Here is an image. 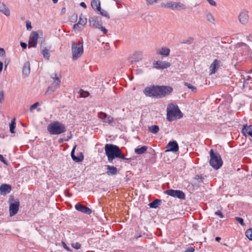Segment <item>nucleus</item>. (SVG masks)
Wrapping results in <instances>:
<instances>
[{"label":"nucleus","mask_w":252,"mask_h":252,"mask_svg":"<svg viewBox=\"0 0 252 252\" xmlns=\"http://www.w3.org/2000/svg\"><path fill=\"white\" fill-rule=\"evenodd\" d=\"M173 89L168 86L152 85L146 87L143 93L147 96L161 98L171 94Z\"/></svg>","instance_id":"obj_1"},{"label":"nucleus","mask_w":252,"mask_h":252,"mask_svg":"<svg viewBox=\"0 0 252 252\" xmlns=\"http://www.w3.org/2000/svg\"><path fill=\"white\" fill-rule=\"evenodd\" d=\"M105 153L109 162L112 163L115 158L125 159V155L119 146L112 144H106L104 147Z\"/></svg>","instance_id":"obj_2"},{"label":"nucleus","mask_w":252,"mask_h":252,"mask_svg":"<svg viewBox=\"0 0 252 252\" xmlns=\"http://www.w3.org/2000/svg\"><path fill=\"white\" fill-rule=\"evenodd\" d=\"M47 130L51 135H59L65 132L66 128L64 124L59 121H54L48 125Z\"/></svg>","instance_id":"obj_3"},{"label":"nucleus","mask_w":252,"mask_h":252,"mask_svg":"<svg viewBox=\"0 0 252 252\" xmlns=\"http://www.w3.org/2000/svg\"><path fill=\"white\" fill-rule=\"evenodd\" d=\"M209 153L210 165L216 170L220 169L223 163L220 154L217 152H215L212 149L210 151Z\"/></svg>","instance_id":"obj_4"},{"label":"nucleus","mask_w":252,"mask_h":252,"mask_svg":"<svg viewBox=\"0 0 252 252\" xmlns=\"http://www.w3.org/2000/svg\"><path fill=\"white\" fill-rule=\"evenodd\" d=\"M169 106L170 108L168 107L167 110V120L168 121H173V117L178 119L183 117V114L177 105L171 104Z\"/></svg>","instance_id":"obj_5"},{"label":"nucleus","mask_w":252,"mask_h":252,"mask_svg":"<svg viewBox=\"0 0 252 252\" xmlns=\"http://www.w3.org/2000/svg\"><path fill=\"white\" fill-rule=\"evenodd\" d=\"M72 59L77 60L80 57L83 53V41L81 39L79 40L77 44H73L71 47Z\"/></svg>","instance_id":"obj_6"},{"label":"nucleus","mask_w":252,"mask_h":252,"mask_svg":"<svg viewBox=\"0 0 252 252\" xmlns=\"http://www.w3.org/2000/svg\"><path fill=\"white\" fill-rule=\"evenodd\" d=\"M164 193L170 196L177 198L180 199L184 200L186 198V195L182 190L169 189L165 190Z\"/></svg>","instance_id":"obj_7"},{"label":"nucleus","mask_w":252,"mask_h":252,"mask_svg":"<svg viewBox=\"0 0 252 252\" xmlns=\"http://www.w3.org/2000/svg\"><path fill=\"white\" fill-rule=\"evenodd\" d=\"M39 33L42 34V32L38 31L37 32H32L29 37V47L35 48L37 44V40L39 37Z\"/></svg>","instance_id":"obj_8"},{"label":"nucleus","mask_w":252,"mask_h":252,"mask_svg":"<svg viewBox=\"0 0 252 252\" xmlns=\"http://www.w3.org/2000/svg\"><path fill=\"white\" fill-rule=\"evenodd\" d=\"M20 207V201L18 199H16L14 202H12L9 204V216L13 217L15 216L18 212Z\"/></svg>","instance_id":"obj_9"},{"label":"nucleus","mask_w":252,"mask_h":252,"mask_svg":"<svg viewBox=\"0 0 252 252\" xmlns=\"http://www.w3.org/2000/svg\"><path fill=\"white\" fill-rule=\"evenodd\" d=\"M166 150L165 152H172L176 153L179 150V145L175 140L170 141L168 142L166 146Z\"/></svg>","instance_id":"obj_10"},{"label":"nucleus","mask_w":252,"mask_h":252,"mask_svg":"<svg viewBox=\"0 0 252 252\" xmlns=\"http://www.w3.org/2000/svg\"><path fill=\"white\" fill-rule=\"evenodd\" d=\"M90 25L92 27L97 28L102 25L101 18L99 16H93L89 18Z\"/></svg>","instance_id":"obj_11"},{"label":"nucleus","mask_w":252,"mask_h":252,"mask_svg":"<svg viewBox=\"0 0 252 252\" xmlns=\"http://www.w3.org/2000/svg\"><path fill=\"white\" fill-rule=\"evenodd\" d=\"M75 208L78 211L87 215H90L92 212L91 209H90L87 206L83 205L80 203H77L75 205Z\"/></svg>","instance_id":"obj_12"},{"label":"nucleus","mask_w":252,"mask_h":252,"mask_svg":"<svg viewBox=\"0 0 252 252\" xmlns=\"http://www.w3.org/2000/svg\"><path fill=\"white\" fill-rule=\"evenodd\" d=\"M165 6L168 8H170L173 10L185 9L186 8V5L183 3L181 2H175L173 1L167 2Z\"/></svg>","instance_id":"obj_13"},{"label":"nucleus","mask_w":252,"mask_h":252,"mask_svg":"<svg viewBox=\"0 0 252 252\" xmlns=\"http://www.w3.org/2000/svg\"><path fill=\"white\" fill-rule=\"evenodd\" d=\"M98 117L101 119L103 123L111 124L114 122V119L111 116L103 112H98L97 114Z\"/></svg>","instance_id":"obj_14"},{"label":"nucleus","mask_w":252,"mask_h":252,"mask_svg":"<svg viewBox=\"0 0 252 252\" xmlns=\"http://www.w3.org/2000/svg\"><path fill=\"white\" fill-rule=\"evenodd\" d=\"M46 42L45 40H43L40 43V50H41V53L43 55L44 58L45 59H46L47 60L49 59L50 57V53L49 52V49L50 48L49 47V48H47V47L46 46Z\"/></svg>","instance_id":"obj_15"},{"label":"nucleus","mask_w":252,"mask_h":252,"mask_svg":"<svg viewBox=\"0 0 252 252\" xmlns=\"http://www.w3.org/2000/svg\"><path fill=\"white\" fill-rule=\"evenodd\" d=\"M154 66L158 69H163L169 67L171 65L170 63L166 62L160 61H155L153 63Z\"/></svg>","instance_id":"obj_16"},{"label":"nucleus","mask_w":252,"mask_h":252,"mask_svg":"<svg viewBox=\"0 0 252 252\" xmlns=\"http://www.w3.org/2000/svg\"><path fill=\"white\" fill-rule=\"evenodd\" d=\"M239 22L243 25H246L249 21V15L247 11H243L238 15Z\"/></svg>","instance_id":"obj_17"},{"label":"nucleus","mask_w":252,"mask_h":252,"mask_svg":"<svg viewBox=\"0 0 252 252\" xmlns=\"http://www.w3.org/2000/svg\"><path fill=\"white\" fill-rule=\"evenodd\" d=\"M76 145H75L73 148L71 152V157L72 159L76 162H81L84 159V155L82 153L80 152L77 154V156L75 155V150Z\"/></svg>","instance_id":"obj_18"},{"label":"nucleus","mask_w":252,"mask_h":252,"mask_svg":"<svg viewBox=\"0 0 252 252\" xmlns=\"http://www.w3.org/2000/svg\"><path fill=\"white\" fill-rule=\"evenodd\" d=\"M142 53L140 51L135 52L129 58V62L131 63L134 62H138L142 60Z\"/></svg>","instance_id":"obj_19"},{"label":"nucleus","mask_w":252,"mask_h":252,"mask_svg":"<svg viewBox=\"0 0 252 252\" xmlns=\"http://www.w3.org/2000/svg\"><path fill=\"white\" fill-rule=\"evenodd\" d=\"M221 62L220 60L215 59L210 67V74H214L217 71L220 65Z\"/></svg>","instance_id":"obj_20"},{"label":"nucleus","mask_w":252,"mask_h":252,"mask_svg":"<svg viewBox=\"0 0 252 252\" xmlns=\"http://www.w3.org/2000/svg\"><path fill=\"white\" fill-rule=\"evenodd\" d=\"M12 189L11 185L3 184L0 186V193L1 194H7L9 193Z\"/></svg>","instance_id":"obj_21"},{"label":"nucleus","mask_w":252,"mask_h":252,"mask_svg":"<svg viewBox=\"0 0 252 252\" xmlns=\"http://www.w3.org/2000/svg\"><path fill=\"white\" fill-rule=\"evenodd\" d=\"M242 132L246 136H249L252 137V126L244 125L242 129Z\"/></svg>","instance_id":"obj_22"},{"label":"nucleus","mask_w":252,"mask_h":252,"mask_svg":"<svg viewBox=\"0 0 252 252\" xmlns=\"http://www.w3.org/2000/svg\"><path fill=\"white\" fill-rule=\"evenodd\" d=\"M106 166L107 170L106 173L108 176H112L117 174L118 170L115 166L109 165H107Z\"/></svg>","instance_id":"obj_23"},{"label":"nucleus","mask_w":252,"mask_h":252,"mask_svg":"<svg viewBox=\"0 0 252 252\" xmlns=\"http://www.w3.org/2000/svg\"><path fill=\"white\" fill-rule=\"evenodd\" d=\"M170 50L169 48L162 47L158 49L156 51L157 54H159L164 57H167L169 55Z\"/></svg>","instance_id":"obj_24"},{"label":"nucleus","mask_w":252,"mask_h":252,"mask_svg":"<svg viewBox=\"0 0 252 252\" xmlns=\"http://www.w3.org/2000/svg\"><path fill=\"white\" fill-rule=\"evenodd\" d=\"M23 75L27 77L30 73V64L29 62H26L24 63L23 67Z\"/></svg>","instance_id":"obj_25"},{"label":"nucleus","mask_w":252,"mask_h":252,"mask_svg":"<svg viewBox=\"0 0 252 252\" xmlns=\"http://www.w3.org/2000/svg\"><path fill=\"white\" fill-rule=\"evenodd\" d=\"M0 12L6 16H9L10 14V10L6 5L3 2H0Z\"/></svg>","instance_id":"obj_26"},{"label":"nucleus","mask_w":252,"mask_h":252,"mask_svg":"<svg viewBox=\"0 0 252 252\" xmlns=\"http://www.w3.org/2000/svg\"><path fill=\"white\" fill-rule=\"evenodd\" d=\"M91 6L93 9L95 11H100V2L99 0H92L91 1Z\"/></svg>","instance_id":"obj_27"},{"label":"nucleus","mask_w":252,"mask_h":252,"mask_svg":"<svg viewBox=\"0 0 252 252\" xmlns=\"http://www.w3.org/2000/svg\"><path fill=\"white\" fill-rule=\"evenodd\" d=\"M59 86H57L56 85V82H53L51 85H50L47 90L45 93V95H49L51 94L52 93L55 91L56 89L59 88Z\"/></svg>","instance_id":"obj_28"},{"label":"nucleus","mask_w":252,"mask_h":252,"mask_svg":"<svg viewBox=\"0 0 252 252\" xmlns=\"http://www.w3.org/2000/svg\"><path fill=\"white\" fill-rule=\"evenodd\" d=\"M161 202V200L160 199H156L150 202L148 205L151 208L156 209L160 205Z\"/></svg>","instance_id":"obj_29"},{"label":"nucleus","mask_w":252,"mask_h":252,"mask_svg":"<svg viewBox=\"0 0 252 252\" xmlns=\"http://www.w3.org/2000/svg\"><path fill=\"white\" fill-rule=\"evenodd\" d=\"M147 147L146 146H143L140 148H137L135 149L134 152L137 155H142L145 153L147 150Z\"/></svg>","instance_id":"obj_30"},{"label":"nucleus","mask_w":252,"mask_h":252,"mask_svg":"<svg viewBox=\"0 0 252 252\" xmlns=\"http://www.w3.org/2000/svg\"><path fill=\"white\" fill-rule=\"evenodd\" d=\"M51 77L54 79V82H56V85L60 86L61 83V77L57 76L56 73H53L51 75Z\"/></svg>","instance_id":"obj_31"},{"label":"nucleus","mask_w":252,"mask_h":252,"mask_svg":"<svg viewBox=\"0 0 252 252\" xmlns=\"http://www.w3.org/2000/svg\"><path fill=\"white\" fill-rule=\"evenodd\" d=\"M87 18H85L84 17V16L82 15V14H81L80 15L79 20V21L78 22L79 23V24L80 25V27L81 28H83V27L87 23Z\"/></svg>","instance_id":"obj_32"},{"label":"nucleus","mask_w":252,"mask_h":252,"mask_svg":"<svg viewBox=\"0 0 252 252\" xmlns=\"http://www.w3.org/2000/svg\"><path fill=\"white\" fill-rule=\"evenodd\" d=\"M148 130L151 133L156 134L159 131V127L157 125H153L148 127Z\"/></svg>","instance_id":"obj_33"},{"label":"nucleus","mask_w":252,"mask_h":252,"mask_svg":"<svg viewBox=\"0 0 252 252\" xmlns=\"http://www.w3.org/2000/svg\"><path fill=\"white\" fill-rule=\"evenodd\" d=\"M16 127V122L15 119L12 120L9 125V130L11 133H15V129Z\"/></svg>","instance_id":"obj_34"},{"label":"nucleus","mask_w":252,"mask_h":252,"mask_svg":"<svg viewBox=\"0 0 252 252\" xmlns=\"http://www.w3.org/2000/svg\"><path fill=\"white\" fill-rule=\"evenodd\" d=\"M245 235L249 240L252 241V228L248 229L245 231Z\"/></svg>","instance_id":"obj_35"},{"label":"nucleus","mask_w":252,"mask_h":252,"mask_svg":"<svg viewBox=\"0 0 252 252\" xmlns=\"http://www.w3.org/2000/svg\"><path fill=\"white\" fill-rule=\"evenodd\" d=\"M97 12L98 14H100L102 16H104L107 18V19L110 18V16L108 13L106 11L102 9L101 8H100V11H97Z\"/></svg>","instance_id":"obj_36"},{"label":"nucleus","mask_w":252,"mask_h":252,"mask_svg":"<svg viewBox=\"0 0 252 252\" xmlns=\"http://www.w3.org/2000/svg\"><path fill=\"white\" fill-rule=\"evenodd\" d=\"M206 18L207 20L210 23L215 24V19L212 14L208 13L206 14Z\"/></svg>","instance_id":"obj_37"},{"label":"nucleus","mask_w":252,"mask_h":252,"mask_svg":"<svg viewBox=\"0 0 252 252\" xmlns=\"http://www.w3.org/2000/svg\"><path fill=\"white\" fill-rule=\"evenodd\" d=\"M184 84L186 86H187L189 89H191V91L192 92H196V88L194 87L193 85H192L191 84L189 83H187V82H185L184 83Z\"/></svg>","instance_id":"obj_38"},{"label":"nucleus","mask_w":252,"mask_h":252,"mask_svg":"<svg viewBox=\"0 0 252 252\" xmlns=\"http://www.w3.org/2000/svg\"><path fill=\"white\" fill-rule=\"evenodd\" d=\"M195 179L197 180L199 182H203L204 177L201 175H196L195 177Z\"/></svg>","instance_id":"obj_39"},{"label":"nucleus","mask_w":252,"mask_h":252,"mask_svg":"<svg viewBox=\"0 0 252 252\" xmlns=\"http://www.w3.org/2000/svg\"><path fill=\"white\" fill-rule=\"evenodd\" d=\"M235 220L237 221L241 225L244 226L245 225L244 220L242 218L240 217H235Z\"/></svg>","instance_id":"obj_40"},{"label":"nucleus","mask_w":252,"mask_h":252,"mask_svg":"<svg viewBox=\"0 0 252 252\" xmlns=\"http://www.w3.org/2000/svg\"><path fill=\"white\" fill-rule=\"evenodd\" d=\"M193 41V38L191 37H189L187 40L183 41L182 43L191 44Z\"/></svg>","instance_id":"obj_41"},{"label":"nucleus","mask_w":252,"mask_h":252,"mask_svg":"<svg viewBox=\"0 0 252 252\" xmlns=\"http://www.w3.org/2000/svg\"><path fill=\"white\" fill-rule=\"evenodd\" d=\"M71 245L73 248H74V249H75L76 250L79 249L81 248V245L78 242L72 243Z\"/></svg>","instance_id":"obj_42"},{"label":"nucleus","mask_w":252,"mask_h":252,"mask_svg":"<svg viewBox=\"0 0 252 252\" xmlns=\"http://www.w3.org/2000/svg\"><path fill=\"white\" fill-rule=\"evenodd\" d=\"M39 105V102H37L33 104L30 106V111H32L33 110L35 109Z\"/></svg>","instance_id":"obj_43"},{"label":"nucleus","mask_w":252,"mask_h":252,"mask_svg":"<svg viewBox=\"0 0 252 252\" xmlns=\"http://www.w3.org/2000/svg\"><path fill=\"white\" fill-rule=\"evenodd\" d=\"M73 29L74 30L80 31V30H82L83 29V28H81L80 25L78 23H77L73 25Z\"/></svg>","instance_id":"obj_44"},{"label":"nucleus","mask_w":252,"mask_h":252,"mask_svg":"<svg viewBox=\"0 0 252 252\" xmlns=\"http://www.w3.org/2000/svg\"><path fill=\"white\" fill-rule=\"evenodd\" d=\"M215 215L216 216H218L220 218H223L224 217L222 212L220 210L216 211L215 212Z\"/></svg>","instance_id":"obj_45"},{"label":"nucleus","mask_w":252,"mask_h":252,"mask_svg":"<svg viewBox=\"0 0 252 252\" xmlns=\"http://www.w3.org/2000/svg\"><path fill=\"white\" fill-rule=\"evenodd\" d=\"M62 246H63V248L64 249H65L67 252L71 251V250L69 248V247L67 246V245L66 244V243L62 241Z\"/></svg>","instance_id":"obj_46"},{"label":"nucleus","mask_w":252,"mask_h":252,"mask_svg":"<svg viewBox=\"0 0 252 252\" xmlns=\"http://www.w3.org/2000/svg\"><path fill=\"white\" fill-rule=\"evenodd\" d=\"M77 15L76 14H73L70 17V21L72 22H75L77 19Z\"/></svg>","instance_id":"obj_47"},{"label":"nucleus","mask_w":252,"mask_h":252,"mask_svg":"<svg viewBox=\"0 0 252 252\" xmlns=\"http://www.w3.org/2000/svg\"><path fill=\"white\" fill-rule=\"evenodd\" d=\"M4 98V92L3 91H0V103H1Z\"/></svg>","instance_id":"obj_48"},{"label":"nucleus","mask_w":252,"mask_h":252,"mask_svg":"<svg viewBox=\"0 0 252 252\" xmlns=\"http://www.w3.org/2000/svg\"><path fill=\"white\" fill-rule=\"evenodd\" d=\"M26 28L28 30H31L32 29L31 22L30 21H26Z\"/></svg>","instance_id":"obj_49"},{"label":"nucleus","mask_w":252,"mask_h":252,"mask_svg":"<svg viewBox=\"0 0 252 252\" xmlns=\"http://www.w3.org/2000/svg\"><path fill=\"white\" fill-rule=\"evenodd\" d=\"M97 28L99 29L104 34H106L107 33V30L102 26H99V27H97Z\"/></svg>","instance_id":"obj_50"},{"label":"nucleus","mask_w":252,"mask_h":252,"mask_svg":"<svg viewBox=\"0 0 252 252\" xmlns=\"http://www.w3.org/2000/svg\"><path fill=\"white\" fill-rule=\"evenodd\" d=\"M72 136L71 135L69 137H68L67 139H64L63 138H60L58 140L59 143L61 144L63 143L64 141H68L69 139H70L71 138Z\"/></svg>","instance_id":"obj_51"},{"label":"nucleus","mask_w":252,"mask_h":252,"mask_svg":"<svg viewBox=\"0 0 252 252\" xmlns=\"http://www.w3.org/2000/svg\"><path fill=\"white\" fill-rule=\"evenodd\" d=\"M0 160L3 162L4 164L7 165V162L6 160L4 158L3 156L0 154Z\"/></svg>","instance_id":"obj_52"},{"label":"nucleus","mask_w":252,"mask_h":252,"mask_svg":"<svg viewBox=\"0 0 252 252\" xmlns=\"http://www.w3.org/2000/svg\"><path fill=\"white\" fill-rule=\"evenodd\" d=\"M5 54V51L2 48L0 47V57H2Z\"/></svg>","instance_id":"obj_53"},{"label":"nucleus","mask_w":252,"mask_h":252,"mask_svg":"<svg viewBox=\"0 0 252 252\" xmlns=\"http://www.w3.org/2000/svg\"><path fill=\"white\" fill-rule=\"evenodd\" d=\"M207 1L209 3L210 5L212 6H216V2L214 0H207Z\"/></svg>","instance_id":"obj_54"},{"label":"nucleus","mask_w":252,"mask_h":252,"mask_svg":"<svg viewBox=\"0 0 252 252\" xmlns=\"http://www.w3.org/2000/svg\"><path fill=\"white\" fill-rule=\"evenodd\" d=\"M20 45L21 46V47L23 49H25L27 48V44L25 42H20Z\"/></svg>","instance_id":"obj_55"},{"label":"nucleus","mask_w":252,"mask_h":252,"mask_svg":"<svg viewBox=\"0 0 252 252\" xmlns=\"http://www.w3.org/2000/svg\"><path fill=\"white\" fill-rule=\"evenodd\" d=\"M16 199H15L14 196L13 195H10L8 199V202L10 203L12 202H14Z\"/></svg>","instance_id":"obj_56"},{"label":"nucleus","mask_w":252,"mask_h":252,"mask_svg":"<svg viewBox=\"0 0 252 252\" xmlns=\"http://www.w3.org/2000/svg\"><path fill=\"white\" fill-rule=\"evenodd\" d=\"M194 249L193 247H188L186 250V252H194Z\"/></svg>","instance_id":"obj_57"},{"label":"nucleus","mask_w":252,"mask_h":252,"mask_svg":"<svg viewBox=\"0 0 252 252\" xmlns=\"http://www.w3.org/2000/svg\"><path fill=\"white\" fill-rule=\"evenodd\" d=\"M148 4H151L154 2H157L158 0H146Z\"/></svg>","instance_id":"obj_58"},{"label":"nucleus","mask_w":252,"mask_h":252,"mask_svg":"<svg viewBox=\"0 0 252 252\" xmlns=\"http://www.w3.org/2000/svg\"><path fill=\"white\" fill-rule=\"evenodd\" d=\"M90 95V94L88 92L86 91L83 95H82V97H87L89 96Z\"/></svg>","instance_id":"obj_59"},{"label":"nucleus","mask_w":252,"mask_h":252,"mask_svg":"<svg viewBox=\"0 0 252 252\" xmlns=\"http://www.w3.org/2000/svg\"><path fill=\"white\" fill-rule=\"evenodd\" d=\"M86 91L83 90L82 89H80L78 92V93L80 94V96L82 97V95Z\"/></svg>","instance_id":"obj_60"},{"label":"nucleus","mask_w":252,"mask_h":252,"mask_svg":"<svg viewBox=\"0 0 252 252\" xmlns=\"http://www.w3.org/2000/svg\"><path fill=\"white\" fill-rule=\"evenodd\" d=\"M80 5L84 8H87V5L84 2H81L80 4Z\"/></svg>","instance_id":"obj_61"},{"label":"nucleus","mask_w":252,"mask_h":252,"mask_svg":"<svg viewBox=\"0 0 252 252\" xmlns=\"http://www.w3.org/2000/svg\"><path fill=\"white\" fill-rule=\"evenodd\" d=\"M3 63L2 62L0 61V72L2 71L3 68Z\"/></svg>","instance_id":"obj_62"},{"label":"nucleus","mask_w":252,"mask_h":252,"mask_svg":"<svg viewBox=\"0 0 252 252\" xmlns=\"http://www.w3.org/2000/svg\"><path fill=\"white\" fill-rule=\"evenodd\" d=\"M9 63V61H7V60H5V62H4V63H5V68H6L7 66L8 65V63Z\"/></svg>","instance_id":"obj_63"},{"label":"nucleus","mask_w":252,"mask_h":252,"mask_svg":"<svg viewBox=\"0 0 252 252\" xmlns=\"http://www.w3.org/2000/svg\"><path fill=\"white\" fill-rule=\"evenodd\" d=\"M248 40L251 41H252V35H250L248 37Z\"/></svg>","instance_id":"obj_64"}]
</instances>
